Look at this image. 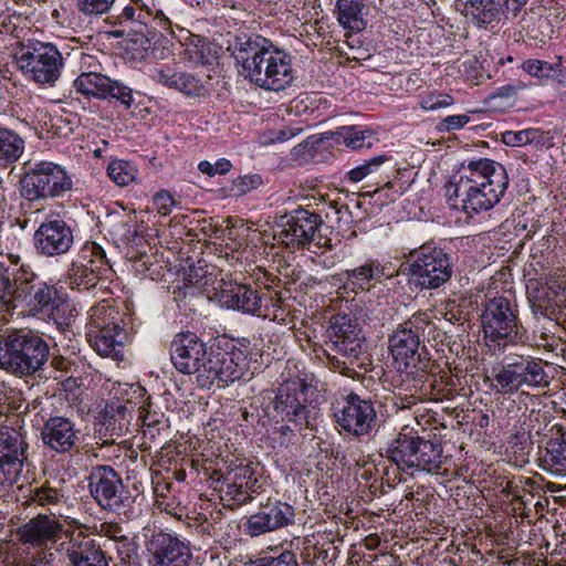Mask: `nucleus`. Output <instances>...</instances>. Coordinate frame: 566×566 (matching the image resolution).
<instances>
[{
    "instance_id": "nucleus-1",
    "label": "nucleus",
    "mask_w": 566,
    "mask_h": 566,
    "mask_svg": "<svg viewBox=\"0 0 566 566\" xmlns=\"http://www.w3.org/2000/svg\"><path fill=\"white\" fill-rule=\"evenodd\" d=\"M50 360V345L29 328L0 331V369L18 378L41 377Z\"/></svg>"
},
{
    "instance_id": "nucleus-2",
    "label": "nucleus",
    "mask_w": 566,
    "mask_h": 566,
    "mask_svg": "<svg viewBox=\"0 0 566 566\" xmlns=\"http://www.w3.org/2000/svg\"><path fill=\"white\" fill-rule=\"evenodd\" d=\"M325 355L329 369L352 376L355 363L366 353L365 335L357 321L348 315H334L327 327Z\"/></svg>"
},
{
    "instance_id": "nucleus-3",
    "label": "nucleus",
    "mask_w": 566,
    "mask_h": 566,
    "mask_svg": "<svg viewBox=\"0 0 566 566\" xmlns=\"http://www.w3.org/2000/svg\"><path fill=\"white\" fill-rule=\"evenodd\" d=\"M386 457L402 471L416 469L438 473L442 465V447L406 427L390 442Z\"/></svg>"
},
{
    "instance_id": "nucleus-4",
    "label": "nucleus",
    "mask_w": 566,
    "mask_h": 566,
    "mask_svg": "<svg viewBox=\"0 0 566 566\" xmlns=\"http://www.w3.org/2000/svg\"><path fill=\"white\" fill-rule=\"evenodd\" d=\"M433 328L426 313H417L401 324L389 337V350L398 371L410 373L426 367L424 346L420 338Z\"/></svg>"
},
{
    "instance_id": "nucleus-5",
    "label": "nucleus",
    "mask_w": 566,
    "mask_h": 566,
    "mask_svg": "<svg viewBox=\"0 0 566 566\" xmlns=\"http://www.w3.org/2000/svg\"><path fill=\"white\" fill-rule=\"evenodd\" d=\"M481 323L485 338L505 347L522 339V325L516 305L505 296H495L484 304Z\"/></svg>"
},
{
    "instance_id": "nucleus-6",
    "label": "nucleus",
    "mask_w": 566,
    "mask_h": 566,
    "mask_svg": "<svg viewBox=\"0 0 566 566\" xmlns=\"http://www.w3.org/2000/svg\"><path fill=\"white\" fill-rule=\"evenodd\" d=\"M409 282L417 287L431 290L447 283L452 275V265L447 253L441 249L422 244L411 250L408 255Z\"/></svg>"
},
{
    "instance_id": "nucleus-7",
    "label": "nucleus",
    "mask_w": 566,
    "mask_h": 566,
    "mask_svg": "<svg viewBox=\"0 0 566 566\" xmlns=\"http://www.w3.org/2000/svg\"><path fill=\"white\" fill-rule=\"evenodd\" d=\"M23 196L31 200L61 197L72 189V179L65 169L52 161L28 164L21 179Z\"/></svg>"
},
{
    "instance_id": "nucleus-8",
    "label": "nucleus",
    "mask_w": 566,
    "mask_h": 566,
    "mask_svg": "<svg viewBox=\"0 0 566 566\" xmlns=\"http://www.w3.org/2000/svg\"><path fill=\"white\" fill-rule=\"evenodd\" d=\"M499 392L514 394L521 388H545L549 385L541 360L531 356H512L494 375Z\"/></svg>"
},
{
    "instance_id": "nucleus-9",
    "label": "nucleus",
    "mask_w": 566,
    "mask_h": 566,
    "mask_svg": "<svg viewBox=\"0 0 566 566\" xmlns=\"http://www.w3.org/2000/svg\"><path fill=\"white\" fill-rule=\"evenodd\" d=\"M334 416L337 424L355 437L369 434L377 426L378 420L371 398L356 392H349L344 397Z\"/></svg>"
},
{
    "instance_id": "nucleus-10",
    "label": "nucleus",
    "mask_w": 566,
    "mask_h": 566,
    "mask_svg": "<svg viewBox=\"0 0 566 566\" xmlns=\"http://www.w3.org/2000/svg\"><path fill=\"white\" fill-rule=\"evenodd\" d=\"M88 490L96 503L111 512H119L130 500L120 475L109 465L92 468Z\"/></svg>"
},
{
    "instance_id": "nucleus-11",
    "label": "nucleus",
    "mask_w": 566,
    "mask_h": 566,
    "mask_svg": "<svg viewBox=\"0 0 566 566\" xmlns=\"http://www.w3.org/2000/svg\"><path fill=\"white\" fill-rule=\"evenodd\" d=\"M170 358L175 368L186 375H195L199 385L202 369L208 368L210 353L206 344L193 333L177 334L170 344Z\"/></svg>"
},
{
    "instance_id": "nucleus-12",
    "label": "nucleus",
    "mask_w": 566,
    "mask_h": 566,
    "mask_svg": "<svg viewBox=\"0 0 566 566\" xmlns=\"http://www.w3.org/2000/svg\"><path fill=\"white\" fill-rule=\"evenodd\" d=\"M248 370L247 357L241 350L211 352L208 368L202 369L199 387L209 388L217 382L223 388L241 379Z\"/></svg>"
},
{
    "instance_id": "nucleus-13",
    "label": "nucleus",
    "mask_w": 566,
    "mask_h": 566,
    "mask_svg": "<svg viewBox=\"0 0 566 566\" xmlns=\"http://www.w3.org/2000/svg\"><path fill=\"white\" fill-rule=\"evenodd\" d=\"M496 180L492 187L472 188V185L462 186V188L444 187L446 197L451 207L461 209L468 213L480 212L493 208L504 195L509 181H502L500 175H495Z\"/></svg>"
},
{
    "instance_id": "nucleus-14",
    "label": "nucleus",
    "mask_w": 566,
    "mask_h": 566,
    "mask_svg": "<svg viewBox=\"0 0 566 566\" xmlns=\"http://www.w3.org/2000/svg\"><path fill=\"white\" fill-rule=\"evenodd\" d=\"M29 444L17 429L0 427V485H12L28 460Z\"/></svg>"
},
{
    "instance_id": "nucleus-15",
    "label": "nucleus",
    "mask_w": 566,
    "mask_h": 566,
    "mask_svg": "<svg viewBox=\"0 0 566 566\" xmlns=\"http://www.w3.org/2000/svg\"><path fill=\"white\" fill-rule=\"evenodd\" d=\"M66 537L56 546L63 566H108L106 553L90 535L72 532Z\"/></svg>"
},
{
    "instance_id": "nucleus-16",
    "label": "nucleus",
    "mask_w": 566,
    "mask_h": 566,
    "mask_svg": "<svg viewBox=\"0 0 566 566\" xmlns=\"http://www.w3.org/2000/svg\"><path fill=\"white\" fill-rule=\"evenodd\" d=\"M283 241L295 249L312 250L313 247L321 248V237L316 240L318 227L322 224L319 214L298 208L290 214L282 217Z\"/></svg>"
},
{
    "instance_id": "nucleus-17",
    "label": "nucleus",
    "mask_w": 566,
    "mask_h": 566,
    "mask_svg": "<svg viewBox=\"0 0 566 566\" xmlns=\"http://www.w3.org/2000/svg\"><path fill=\"white\" fill-rule=\"evenodd\" d=\"M20 69L41 84H52L60 77L62 55L51 43H41L18 59Z\"/></svg>"
},
{
    "instance_id": "nucleus-18",
    "label": "nucleus",
    "mask_w": 566,
    "mask_h": 566,
    "mask_svg": "<svg viewBox=\"0 0 566 566\" xmlns=\"http://www.w3.org/2000/svg\"><path fill=\"white\" fill-rule=\"evenodd\" d=\"M310 386L305 378L295 377L285 380L277 389L274 409L300 427H308V409L305 405L306 391Z\"/></svg>"
},
{
    "instance_id": "nucleus-19",
    "label": "nucleus",
    "mask_w": 566,
    "mask_h": 566,
    "mask_svg": "<svg viewBox=\"0 0 566 566\" xmlns=\"http://www.w3.org/2000/svg\"><path fill=\"white\" fill-rule=\"evenodd\" d=\"M295 510L286 502L268 500L261 504L260 510L252 514L245 523V532L250 536H260L265 533L286 527L294 523Z\"/></svg>"
},
{
    "instance_id": "nucleus-20",
    "label": "nucleus",
    "mask_w": 566,
    "mask_h": 566,
    "mask_svg": "<svg viewBox=\"0 0 566 566\" xmlns=\"http://www.w3.org/2000/svg\"><path fill=\"white\" fill-rule=\"evenodd\" d=\"M73 242L74 237L71 227L59 218L42 222L34 233L36 252L46 258L67 253Z\"/></svg>"
},
{
    "instance_id": "nucleus-21",
    "label": "nucleus",
    "mask_w": 566,
    "mask_h": 566,
    "mask_svg": "<svg viewBox=\"0 0 566 566\" xmlns=\"http://www.w3.org/2000/svg\"><path fill=\"white\" fill-rule=\"evenodd\" d=\"M64 533L63 525L54 515L38 514L18 528L19 541L33 547H52Z\"/></svg>"
},
{
    "instance_id": "nucleus-22",
    "label": "nucleus",
    "mask_w": 566,
    "mask_h": 566,
    "mask_svg": "<svg viewBox=\"0 0 566 566\" xmlns=\"http://www.w3.org/2000/svg\"><path fill=\"white\" fill-rule=\"evenodd\" d=\"M148 551L156 566H188L190 548L179 538L167 533L151 537Z\"/></svg>"
},
{
    "instance_id": "nucleus-23",
    "label": "nucleus",
    "mask_w": 566,
    "mask_h": 566,
    "mask_svg": "<svg viewBox=\"0 0 566 566\" xmlns=\"http://www.w3.org/2000/svg\"><path fill=\"white\" fill-rule=\"evenodd\" d=\"M495 175L503 178L502 181H509L505 168L486 158L470 161L468 167L459 176V179L449 181L446 187L462 188V186H470L472 188H486L492 187L496 180Z\"/></svg>"
},
{
    "instance_id": "nucleus-24",
    "label": "nucleus",
    "mask_w": 566,
    "mask_h": 566,
    "mask_svg": "<svg viewBox=\"0 0 566 566\" xmlns=\"http://www.w3.org/2000/svg\"><path fill=\"white\" fill-rule=\"evenodd\" d=\"M41 439L49 449L64 453L73 449L78 437L74 423L69 418L56 416L44 422L41 429Z\"/></svg>"
},
{
    "instance_id": "nucleus-25",
    "label": "nucleus",
    "mask_w": 566,
    "mask_h": 566,
    "mask_svg": "<svg viewBox=\"0 0 566 566\" xmlns=\"http://www.w3.org/2000/svg\"><path fill=\"white\" fill-rule=\"evenodd\" d=\"M265 294L247 285L234 284L223 290L221 300L228 308L238 310L247 314L265 317L263 311Z\"/></svg>"
},
{
    "instance_id": "nucleus-26",
    "label": "nucleus",
    "mask_w": 566,
    "mask_h": 566,
    "mask_svg": "<svg viewBox=\"0 0 566 566\" xmlns=\"http://www.w3.org/2000/svg\"><path fill=\"white\" fill-rule=\"evenodd\" d=\"M126 326L123 324L116 329L113 327L87 329L86 336L90 346L102 357L120 360L124 343L127 339Z\"/></svg>"
},
{
    "instance_id": "nucleus-27",
    "label": "nucleus",
    "mask_w": 566,
    "mask_h": 566,
    "mask_svg": "<svg viewBox=\"0 0 566 566\" xmlns=\"http://www.w3.org/2000/svg\"><path fill=\"white\" fill-rule=\"evenodd\" d=\"M461 12L480 28L500 21L502 0H457Z\"/></svg>"
},
{
    "instance_id": "nucleus-28",
    "label": "nucleus",
    "mask_w": 566,
    "mask_h": 566,
    "mask_svg": "<svg viewBox=\"0 0 566 566\" xmlns=\"http://www.w3.org/2000/svg\"><path fill=\"white\" fill-rule=\"evenodd\" d=\"M154 78L167 86L177 90L188 96H205L208 90L199 78L190 73L177 72L169 67L157 70Z\"/></svg>"
},
{
    "instance_id": "nucleus-29",
    "label": "nucleus",
    "mask_w": 566,
    "mask_h": 566,
    "mask_svg": "<svg viewBox=\"0 0 566 566\" xmlns=\"http://www.w3.org/2000/svg\"><path fill=\"white\" fill-rule=\"evenodd\" d=\"M271 46L272 43L261 35L237 36L233 43V53L245 73Z\"/></svg>"
},
{
    "instance_id": "nucleus-30",
    "label": "nucleus",
    "mask_w": 566,
    "mask_h": 566,
    "mask_svg": "<svg viewBox=\"0 0 566 566\" xmlns=\"http://www.w3.org/2000/svg\"><path fill=\"white\" fill-rule=\"evenodd\" d=\"M268 65L270 69L269 75L264 76L265 90L280 92L291 85L294 75L290 55L276 49Z\"/></svg>"
},
{
    "instance_id": "nucleus-31",
    "label": "nucleus",
    "mask_w": 566,
    "mask_h": 566,
    "mask_svg": "<svg viewBox=\"0 0 566 566\" xmlns=\"http://www.w3.org/2000/svg\"><path fill=\"white\" fill-rule=\"evenodd\" d=\"M132 322V315L127 312H120L112 306L109 301H102L98 305L88 311L87 329H99L119 325H128Z\"/></svg>"
},
{
    "instance_id": "nucleus-32",
    "label": "nucleus",
    "mask_w": 566,
    "mask_h": 566,
    "mask_svg": "<svg viewBox=\"0 0 566 566\" xmlns=\"http://www.w3.org/2000/svg\"><path fill=\"white\" fill-rule=\"evenodd\" d=\"M14 281L17 307L20 305L25 307L27 304H30L32 298L38 295V287H42L46 283L28 265H21L14 271Z\"/></svg>"
},
{
    "instance_id": "nucleus-33",
    "label": "nucleus",
    "mask_w": 566,
    "mask_h": 566,
    "mask_svg": "<svg viewBox=\"0 0 566 566\" xmlns=\"http://www.w3.org/2000/svg\"><path fill=\"white\" fill-rule=\"evenodd\" d=\"M38 295L32 298L25 308L33 316L43 315L55 319L54 312L59 307V292L54 284L45 283L44 286L38 287Z\"/></svg>"
},
{
    "instance_id": "nucleus-34",
    "label": "nucleus",
    "mask_w": 566,
    "mask_h": 566,
    "mask_svg": "<svg viewBox=\"0 0 566 566\" xmlns=\"http://www.w3.org/2000/svg\"><path fill=\"white\" fill-rule=\"evenodd\" d=\"M541 462L542 468L553 474L562 475L566 473V433L547 442Z\"/></svg>"
},
{
    "instance_id": "nucleus-35",
    "label": "nucleus",
    "mask_w": 566,
    "mask_h": 566,
    "mask_svg": "<svg viewBox=\"0 0 566 566\" xmlns=\"http://www.w3.org/2000/svg\"><path fill=\"white\" fill-rule=\"evenodd\" d=\"M63 484V480L57 481L54 485L50 481H45L41 486L30 490L25 504H38L42 507L59 505L66 499Z\"/></svg>"
},
{
    "instance_id": "nucleus-36",
    "label": "nucleus",
    "mask_w": 566,
    "mask_h": 566,
    "mask_svg": "<svg viewBox=\"0 0 566 566\" xmlns=\"http://www.w3.org/2000/svg\"><path fill=\"white\" fill-rule=\"evenodd\" d=\"M364 9V0H337V21L346 29L353 31H361L366 27V23L363 19Z\"/></svg>"
},
{
    "instance_id": "nucleus-37",
    "label": "nucleus",
    "mask_w": 566,
    "mask_h": 566,
    "mask_svg": "<svg viewBox=\"0 0 566 566\" xmlns=\"http://www.w3.org/2000/svg\"><path fill=\"white\" fill-rule=\"evenodd\" d=\"M101 275L99 265L92 266L83 261H74L69 269V283L72 289L90 290L96 286Z\"/></svg>"
},
{
    "instance_id": "nucleus-38",
    "label": "nucleus",
    "mask_w": 566,
    "mask_h": 566,
    "mask_svg": "<svg viewBox=\"0 0 566 566\" xmlns=\"http://www.w3.org/2000/svg\"><path fill=\"white\" fill-rule=\"evenodd\" d=\"M344 276L348 283L364 289L371 281H379L385 276V266L378 260L369 259L358 268L346 270Z\"/></svg>"
},
{
    "instance_id": "nucleus-39",
    "label": "nucleus",
    "mask_w": 566,
    "mask_h": 566,
    "mask_svg": "<svg viewBox=\"0 0 566 566\" xmlns=\"http://www.w3.org/2000/svg\"><path fill=\"white\" fill-rule=\"evenodd\" d=\"M184 45L186 59L193 64L206 65L214 60L211 44L200 35H189Z\"/></svg>"
},
{
    "instance_id": "nucleus-40",
    "label": "nucleus",
    "mask_w": 566,
    "mask_h": 566,
    "mask_svg": "<svg viewBox=\"0 0 566 566\" xmlns=\"http://www.w3.org/2000/svg\"><path fill=\"white\" fill-rule=\"evenodd\" d=\"M337 140L352 149H360L363 147L370 148L374 142H378L375 134L370 129H358L355 126L342 127L337 133Z\"/></svg>"
},
{
    "instance_id": "nucleus-41",
    "label": "nucleus",
    "mask_w": 566,
    "mask_h": 566,
    "mask_svg": "<svg viewBox=\"0 0 566 566\" xmlns=\"http://www.w3.org/2000/svg\"><path fill=\"white\" fill-rule=\"evenodd\" d=\"M108 85L109 77L99 72H85L84 74H80L74 81V86L78 92L98 98H102Z\"/></svg>"
},
{
    "instance_id": "nucleus-42",
    "label": "nucleus",
    "mask_w": 566,
    "mask_h": 566,
    "mask_svg": "<svg viewBox=\"0 0 566 566\" xmlns=\"http://www.w3.org/2000/svg\"><path fill=\"white\" fill-rule=\"evenodd\" d=\"M23 149L24 142L18 134L8 129L0 130V160L14 163L20 158Z\"/></svg>"
},
{
    "instance_id": "nucleus-43",
    "label": "nucleus",
    "mask_w": 566,
    "mask_h": 566,
    "mask_svg": "<svg viewBox=\"0 0 566 566\" xmlns=\"http://www.w3.org/2000/svg\"><path fill=\"white\" fill-rule=\"evenodd\" d=\"M107 175L117 186L125 187L136 180L137 168L130 161L115 159L108 164Z\"/></svg>"
},
{
    "instance_id": "nucleus-44",
    "label": "nucleus",
    "mask_w": 566,
    "mask_h": 566,
    "mask_svg": "<svg viewBox=\"0 0 566 566\" xmlns=\"http://www.w3.org/2000/svg\"><path fill=\"white\" fill-rule=\"evenodd\" d=\"M14 272L0 269V308L10 311L17 308Z\"/></svg>"
},
{
    "instance_id": "nucleus-45",
    "label": "nucleus",
    "mask_w": 566,
    "mask_h": 566,
    "mask_svg": "<svg viewBox=\"0 0 566 566\" xmlns=\"http://www.w3.org/2000/svg\"><path fill=\"white\" fill-rule=\"evenodd\" d=\"M502 142L512 147L527 144H541L544 142V133L537 128H528L518 132L507 130L502 134Z\"/></svg>"
},
{
    "instance_id": "nucleus-46",
    "label": "nucleus",
    "mask_w": 566,
    "mask_h": 566,
    "mask_svg": "<svg viewBox=\"0 0 566 566\" xmlns=\"http://www.w3.org/2000/svg\"><path fill=\"white\" fill-rule=\"evenodd\" d=\"M276 49L273 45L261 54L255 63H253L245 72V77H249L252 83L265 90L264 76L269 75L270 65L268 62L274 56Z\"/></svg>"
},
{
    "instance_id": "nucleus-47",
    "label": "nucleus",
    "mask_w": 566,
    "mask_h": 566,
    "mask_svg": "<svg viewBox=\"0 0 566 566\" xmlns=\"http://www.w3.org/2000/svg\"><path fill=\"white\" fill-rule=\"evenodd\" d=\"M115 0H76V9L85 18L92 20L106 15Z\"/></svg>"
},
{
    "instance_id": "nucleus-48",
    "label": "nucleus",
    "mask_w": 566,
    "mask_h": 566,
    "mask_svg": "<svg viewBox=\"0 0 566 566\" xmlns=\"http://www.w3.org/2000/svg\"><path fill=\"white\" fill-rule=\"evenodd\" d=\"M27 33V18L20 14L0 17V34L22 39Z\"/></svg>"
},
{
    "instance_id": "nucleus-49",
    "label": "nucleus",
    "mask_w": 566,
    "mask_h": 566,
    "mask_svg": "<svg viewBox=\"0 0 566 566\" xmlns=\"http://www.w3.org/2000/svg\"><path fill=\"white\" fill-rule=\"evenodd\" d=\"M390 157L381 155L376 156L371 158L369 161L353 168L350 171H348L347 176L350 181L358 182L363 180L365 177L376 174L379 171L382 164L386 161H389Z\"/></svg>"
},
{
    "instance_id": "nucleus-50",
    "label": "nucleus",
    "mask_w": 566,
    "mask_h": 566,
    "mask_svg": "<svg viewBox=\"0 0 566 566\" xmlns=\"http://www.w3.org/2000/svg\"><path fill=\"white\" fill-rule=\"evenodd\" d=\"M454 103V98L448 94L442 92H428L420 99V107L423 111H438L441 108H446L451 106Z\"/></svg>"
},
{
    "instance_id": "nucleus-51",
    "label": "nucleus",
    "mask_w": 566,
    "mask_h": 566,
    "mask_svg": "<svg viewBox=\"0 0 566 566\" xmlns=\"http://www.w3.org/2000/svg\"><path fill=\"white\" fill-rule=\"evenodd\" d=\"M81 258L92 266L99 265L102 272L106 270L104 266L108 264L105 250L96 242H87L82 249Z\"/></svg>"
},
{
    "instance_id": "nucleus-52",
    "label": "nucleus",
    "mask_w": 566,
    "mask_h": 566,
    "mask_svg": "<svg viewBox=\"0 0 566 566\" xmlns=\"http://www.w3.org/2000/svg\"><path fill=\"white\" fill-rule=\"evenodd\" d=\"M223 484L221 491L228 501H233L237 505H243L252 501L253 496L243 489V484H235V482H223Z\"/></svg>"
},
{
    "instance_id": "nucleus-53",
    "label": "nucleus",
    "mask_w": 566,
    "mask_h": 566,
    "mask_svg": "<svg viewBox=\"0 0 566 566\" xmlns=\"http://www.w3.org/2000/svg\"><path fill=\"white\" fill-rule=\"evenodd\" d=\"M38 551L32 554L24 563V566H56V548L36 547Z\"/></svg>"
},
{
    "instance_id": "nucleus-54",
    "label": "nucleus",
    "mask_w": 566,
    "mask_h": 566,
    "mask_svg": "<svg viewBox=\"0 0 566 566\" xmlns=\"http://www.w3.org/2000/svg\"><path fill=\"white\" fill-rule=\"evenodd\" d=\"M113 97L119 101L122 104L129 107L133 103L132 90L125 85H120L116 81L109 78V85L106 87V92L102 98Z\"/></svg>"
},
{
    "instance_id": "nucleus-55",
    "label": "nucleus",
    "mask_w": 566,
    "mask_h": 566,
    "mask_svg": "<svg viewBox=\"0 0 566 566\" xmlns=\"http://www.w3.org/2000/svg\"><path fill=\"white\" fill-rule=\"evenodd\" d=\"M253 566H298L292 552H283L277 557H261L252 563Z\"/></svg>"
},
{
    "instance_id": "nucleus-56",
    "label": "nucleus",
    "mask_w": 566,
    "mask_h": 566,
    "mask_svg": "<svg viewBox=\"0 0 566 566\" xmlns=\"http://www.w3.org/2000/svg\"><path fill=\"white\" fill-rule=\"evenodd\" d=\"M198 168L202 174H206L209 177H213L216 175H226L229 172L232 168V164L226 158L218 159L216 164H211L208 160H202L200 161Z\"/></svg>"
},
{
    "instance_id": "nucleus-57",
    "label": "nucleus",
    "mask_w": 566,
    "mask_h": 566,
    "mask_svg": "<svg viewBox=\"0 0 566 566\" xmlns=\"http://www.w3.org/2000/svg\"><path fill=\"white\" fill-rule=\"evenodd\" d=\"M523 70L532 76L546 77L553 71L549 63L541 60H527L522 64Z\"/></svg>"
},
{
    "instance_id": "nucleus-58",
    "label": "nucleus",
    "mask_w": 566,
    "mask_h": 566,
    "mask_svg": "<svg viewBox=\"0 0 566 566\" xmlns=\"http://www.w3.org/2000/svg\"><path fill=\"white\" fill-rule=\"evenodd\" d=\"M262 184V179L259 175L241 176L234 179L233 187L237 189L239 195H245L247 192L256 189Z\"/></svg>"
},
{
    "instance_id": "nucleus-59",
    "label": "nucleus",
    "mask_w": 566,
    "mask_h": 566,
    "mask_svg": "<svg viewBox=\"0 0 566 566\" xmlns=\"http://www.w3.org/2000/svg\"><path fill=\"white\" fill-rule=\"evenodd\" d=\"M154 202L158 213L161 216H168L172 211V207L176 205L171 193L167 190L157 192L154 197Z\"/></svg>"
},
{
    "instance_id": "nucleus-60",
    "label": "nucleus",
    "mask_w": 566,
    "mask_h": 566,
    "mask_svg": "<svg viewBox=\"0 0 566 566\" xmlns=\"http://www.w3.org/2000/svg\"><path fill=\"white\" fill-rule=\"evenodd\" d=\"M254 470L251 464L240 465L235 470L228 473L224 478V483L235 482V484H245L247 481L253 475Z\"/></svg>"
},
{
    "instance_id": "nucleus-61",
    "label": "nucleus",
    "mask_w": 566,
    "mask_h": 566,
    "mask_svg": "<svg viewBox=\"0 0 566 566\" xmlns=\"http://www.w3.org/2000/svg\"><path fill=\"white\" fill-rule=\"evenodd\" d=\"M469 123V116L461 114V115H450L447 116L438 126L440 132H450L455 130L461 127H463L465 124Z\"/></svg>"
},
{
    "instance_id": "nucleus-62",
    "label": "nucleus",
    "mask_w": 566,
    "mask_h": 566,
    "mask_svg": "<svg viewBox=\"0 0 566 566\" xmlns=\"http://www.w3.org/2000/svg\"><path fill=\"white\" fill-rule=\"evenodd\" d=\"M74 55L78 61L81 74L85 72H97L99 63L95 56L82 51L76 52Z\"/></svg>"
},
{
    "instance_id": "nucleus-63",
    "label": "nucleus",
    "mask_w": 566,
    "mask_h": 566,
    "mask_svg": "<svg viewBox=\"0 0 566 566\" xmlns=\"http://www.w3.org/2000/svg\"><path fill=\"white\" fill-rule=\"evenodd\" d=\"M118 21L122 23L124 21L130 22H143L144 15L142 13L136 14V8L133 6L125 7L122 12L117 15Z\"/></svg>"
},
{
    "instance_id": "nucleus-64",
    "label": "nucleus",
    "mask_w": 566,
    "mask_h": 566,
    "mask_svg": "<svg viewBox=\"0 0 566 566\" xmlns=\"http://www.w3.org/2000/svg\"><path fill=\"white\" fill-rule=\"evenodd\" d=\"M527 1L528 0H505L504 10L505 12L511 13L513 18H515L526 6Z\"/></svg>"
}]
</instances>
